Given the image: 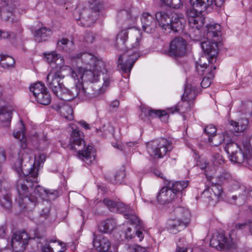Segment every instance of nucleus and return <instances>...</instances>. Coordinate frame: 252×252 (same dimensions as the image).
Instances as JSON below:
<instances>
[{"label":"nucleus","mask_w":252,"mask_h":252,"mask_svg":"<svg viewBox=\"0 0 252 252\" xmlns=\"http://www.w3.org/2000/svg\"><path fill=\"white\" fill-rule=\"evenodd\" d=\"M20 122V131L13 132L15 138L20 139L22 137L19 143H21L23 149L20 151L13 166L18 174L23 175L16 183L15 187L19 194L16 201L23 209L32 208L37 202L38 197L44 198L46 189L40 186H36L33 191L34 195L32 194L34 184L38 182V169L34 166L31 157L24 150L27 147L23 141L25 129L22 120H21Z\"/></svg>","instance_id":"obj_1"},{"label":"nucleus","mask_w":252,"mask_h":252,"mask_svg":"<svg viewBox=\"0 0 252 252\" xmlns=\"http://www.w3.org/2000/svg\"><path fill=\"white\" fill-rule=\"evenodd\" d=\"M131 4H127L126 7L124 9H120L117 14V22L125 26L124 30L120 31L117 34L115 47L120 51H125V52L119 56L118 59V65H121V68L125 73H129L135 62L140 57L138 51L142 39V33L137 29H134L131 32L130 39L131 44L128 45L126 42L127 41L128 32V29L134 27L136 17L131 16Z\"/></svg>","instance_id":"obj_2"},{"label":"nucleus","mask_w":252,"mask_h":252,"mask_svg":"<svg viewBox=\"0 0 252 252\" xmlns=\"http://www.w3.org/2000/svg\"><path fill=\"white\" fill-rule=\"evenodd\" d=\"M224 0H189L191 7L186 10L189 26V32L190 37L195 41H200V32L199 29L204 23V19L198 14L207 9L212 8L214 3L220 7Z\"/></svg>","instance_id":"obj_3"},{"label":"nucleus","mask_w":252,"mask_h":252,"mask_svg":"<svg viewBox=\"0 0 252 252\" xmlns=\"http://www.w3.org/2000/svg\"><path fill=\"white\" fill-rule=\"evenodd\" d=\"M103 8V1H84L77 5L73 12V16L76 21H80L82 26L88 27L96 21Z\"/></svg>","instance_id":"obj_4"},{"label":"nucleus","mask_w":252,"mask_h":252,"mask_svg":"<svg viewBox=\"0 0 252 252\" xmlns=\"http://www.w3.org/2000/svg\"><path fill=\"white\" fill-rule=\"evenodd\" d=\"M70 150L78 151L79 158L90 164L95 159L93 147L90 145L86 147L84 135L80 131L75 129L71 135L68 145Z\"/></svg>","instance_id":"obj_5"},{"label":"nucleus","mask_w":252,"mask_h":252,"mask_svg":"<svg viewBox=\"0 0 252 252\" xmlns=\"http://www.w3.org/2000/svg\"><path fill=\"white\" fill-rule=\"evenodd\" d=\"M56 95L64 101H71L76 97L81 100H86L91 96L82 83H77L70 88H66L63 85Z\"/></svg>","instance_id":"obj_6"},{"label":"nucleus","mask_w":252,"mask_h":252,"mask_svg":"<svg viewBox=\"0 0 252 252\" xmlns=\"http://www.w3.org/2000/svg\"><path fill=\"white\" fill-rule=\"evenodd\" d=\"M146 146L149 154L158 158H162L173 149L172 142L163 138L148 142Z\"/></svg>","instance_id":"obj_7"},{"label":"nucleus","mask_w":252,"mask_h":252,"mask_svg":"<svg viewBox=\"0 0 252 252\" xmlns=\"http://www.w3.org/2000/svg\"><path fill=\"white\" fill-rule=\"evenodd\" d=\"M210 245L220 251L236 248V244L232 238L226 237L222 231L213 234L210 239Z\"/></svg>","instance_id":"obj_8"},{"label":"nucleus","mask_w":252,"mask_h":252,"mask_svg":"<svg viewBox=\"0 0 252 252\" xmlns=\"http://www.w3.org/2000/svg\"><path fill=\"white\" fill-rule=\"evenodd\" d=\"M30 90L32 93L36 101L42 105H49L51 101L49 92L44 84L37 82L32 85Z\"/></svg>","instance_id":"obj_9"},{"label":"nucleus","mask_w":252,"mask_h":252,"mask_svg":"<svg viewBox=\"0 0 252 252\" xmlns=\"http://www.w3.org/2000/svg\"><path fill=\"white\" fill-rule=\"evenodd\" d=\"M211 187L207 188L203 192L202 197L209 204L215 205L223 196L221 186L218 183L212 182Z\"/></svg>","instance_id":"obj_10"},{"label":"nucleus","mask_w":252,"mask_h":252,"mask_svg":"<svg viewBox=\"0 0 252 252\" xmlns=\"http://www.w3.org/2000/svg\"><path fill=\"white\" fill-rule=\"evenodd\" d=\"M186 41L182 37H177L173 39L169 45V49L166 54L177 60L183 57L186 53Z\"/></svg>","instance_id":"obj_11"},{"label":"nucleus","mask_w":252,"mask_h":252,"mask_svg":"<svg viewBox=\"0 0 252 252\" xmlns=\"http://www.w3.org/2000/svg\"><path fill=\"white\" fill-rule=\"evenodd\" d=\"M64 77V75L61 70H56L47 75V85L55 95L58 94L63 86V84L61 81Z\"/></svg>","instance_id":"obj_12"},{"label":"nucleus","mask_w":252,"mask_h":252,"mask_svg":"<svg viewBox=\"0 0 252 252\" xmlns=\"http://www.w3.org/2000/svg\"><path fill=\"white\" fill-rule=\"evenodd\" d=\"M30 237L26 231L15 233L11 238V244L13 250L16 252H23L28 244Z\"/></svg>","instance_id":"obj_13"},{"label":"nucleus","mask_w":252,"mask_h":252,"mask_svg":"<svg viewBox=\"0 0 252 252\" xmlns=\"http://www.w3.org/2000/svg\"><path fill=\"white\" fill-rule=\"evenodd\" d=\"M218 43L215 40L204 41L201 42V47L207 57L209 63L213 64L216 61V57L218 53Z\"/></svg>","instance_id":"obj_14"},{"label":"nucleus","mask_w":252,"mask_h":252,"mask_svg":"<svg viewBox=\"0 0 252 252\" xmlns=\"http://www.w3.org/2000/svg\"><path fill=\"white\" fill-rule=\"evenodd\" d=\"M92 67H93V70L97 74L100 75V77L103 80V84L102 88L108 87L111 80V75L105 68L104 62L102 60L95 58V62L93 63Z\"/></svg>","instance_id":"obj_15"},{"label":"nucleus","mask_w":252,"mask_h":252,"mask_svg":"<svg viewBox=\"0 0 252 252\" xmlns=\"http://www.w3.org/2000/svg\"><path fill=\"white\" fill-rule=\"evenodd\" d=\"M143 30L147 33H153L157 27V21L149 13H144L141 17Z\"/></svg>","instance_id":"obj_16"},{"label":"nucleus","mask_w":252,"mask_h":252,"mask_svg":"<svg viewBox=\"0 0 252 252\" xmlns=\"http://www.w3.org/2000/svg\"><path fill=\"white\" fill-rule=\"evenodd\" d=\"M31 31L34 40L38 43L48 40L52 33L51 30L46 27L37 28L34 26H32L31 27Z\"/></svg>","instance_id":"obj_17"},{"label":"nucleus","mask_w":252,"mask_h":252,"mask_svg":"<svg viewBox=\"0 0 252 252\" xmlns=\"http://www.w3.org/2000/svg\"><path fill=\"white\" fill-rule=\"evenodd\" d=\"M176 194L170 187H163L157 196L158 202L161 204H167L171 203L175 198Z\"/></svg>","instance_id":"obj_18"},{"label":"nucleus","mask_w":252,"mask_h":252,"mask_svg":"<svg viewBox=\"0 0 252 252\" xmlns=\"http://www.w3.org/2000/svg\"><path fill=\"white\" fill-rule=\"evenodd\" d=\"M174 13H172L169 10L158 11L155 14L156 18L159 25L162 29L167 30V27L172 19Z\"/></svg>","instance_id":"obj_19"},{"label":"nucleus","mask_w":252,"mask_h":252,"mask_svg":"<svg viewBox=\"0 0 252 252\" xmlns=\"http://www.w3.org/2000/svg\"><path fill=\"white\" fill-rule=\"evenodd\" d=\"M93 235V245L96 250L99 252H107L110 247L109 240L102 235H96L94 232Z\"/></svg>","instance_id":"obj_20"},{"label":"nucleus","mask_w":252,"mask_h":252,"mask_svg":"<svg viewBox=\"0 0 252 252\" xmlns=\"http://www.w3.org/2000/svg\"><path fill=\"white\" fill-rule=\"evenodd\" d=\"M186 23V19L177 14H174L172 19L171 21V24H169L167 27V30L169 32L172 31L174 32H178L183 30L184 27Z\"/></svg>","instance_id":"obj_21"},{"label":"nucleus","mask_w":252,"mask_h":252,"mask_svg":"<svg viewBox=\"0 0 252 252\" xmlns=\"http://www.w3.org/2000/svg\"><path fill=\"white\" fill-rule=\"evenodd\" d=\"M245 152H242L241 149L230 157V160L237 164L244 163L245 165L250 166V164L248 162V158H250L251 154L248 148H244Z\"/></svg>","instance_id":"obj_22"},{"label":"nucleus","mask_w":252,"mask_h":252,"mask_svg":"<svg viewBox=\"0 0 252 252\" xmlns=\"http://www.w3.org/2000/svg\"><path fill=\"white\" fill-rule=\"evenodd\" d=\"M80 79L84 82H95L99 80L100 75L97 74L94 70L81 69L79 71Z\"/></svg>","instance_id":"obj_23"},{"label":"nucleus","mask_w":252,"mask_h":252,"mask_svg":"<svg viewBox=\"0 0 252 252\" xmlns=\"http://www.w3.org/2000/svg\"><path fill=\"white\" fill-rule=\"evenodd\" d=\"M167 229L168 231L173 234H177L182 229L185 228L188 225L186 221H180L176 219H170L167 223Z\"/></svg>","instance_id":"obj_24"},{"label":"nucleus","mask_w":252,"mask_h":252,"mask_svg":"<svg viewBox=\"0 0 252 252\" xmlns=\"http://www.w3.org/2000/svg\"><path fill=\"white\" fill-rule=\"evenodd\" d=\"M172 214L173 215L175 216V219L179 220L180 221H186L187 224L189 223L190 219V214L188 209L178 207L174 210Z\"/></svg>","instance_id":"obj_25"},{"label":"nucleus","mask_w":252,"mask_h":252,"mask_svg":"<svg viewBox=\"0 0 252 252\" xmlns=\"http://www.w3.org/2000/svg\"><path fill=\"white\" fill-rule=\"evenodd\" d=\"M56 241H53L52 239L47 240L45 239H41L40 241L37 242V243H40L41 245L40 246V248L41 250V252H55L53 248V246L50 245V243L52 242H55ZM63 244L61 242L58 241V246H61L62 250H60L58 252H63L66 249L64 246L62 247Z\"/></svg>","instance_id":"obj_26"},{"label":"nucleus","mask_w":252,"mask_h":252,"mask_svg":"<svg viewBox=\"0 0 252 252\" xmlns=\"http://www.w3.org/2000/svg\"><path fill=\"white\" fill-rule=\"evenodd\" d=\"M71 59L74 60H80L82 62L85 64H89L92 67V65L95 60V57L93 55L88 53H79L74 56H71Z\"/></svg>","instance_id":"obj_27"},{"label":"nucleus","mask_w":252,"mask_h":252,"mask_svg":"<svg viewBox=\"0 0 252 252\" xmlns=\"http://www.w3.org/2000/svg\"><path fill=\"white\" fill-rule=\"evenodd\" d=\"M206 28L207 39L217 37L220 35L221 27L219 24H208Z\"/></svg>","instance_id":"obj_28"},{"label":"nucleus","mask_w":252,"mask_h":252,"mask_svg":"<svg viewBox=\"0 0 252 252\" xmlns=\"http://www.w3.org/2000/svg\"><path fill=\"white\" fill-rule=\"evenodd\" d=\"M57 47L59 50L68 53L73 51L75 49L73 41L69 40L67 38H62L59 40L57 43Z\"/></svg>","instance_id":"obj_29"},{"label":"nucleus","mask_w":252,"mask_h":252,"mask_svg":"<svg viewBox=\"0 0 252 252\" xmlns=\"http://www.w3.org/2000/svg\"><path fill=\"white\" fill-rule=\"evenodd\" d=\"M116 222L113 219H108L102 221L99 225V230L103 233H110L115 228Z\"/></svg>","instance_id":"obj_30"},{"label":"nucleus","mask_w":252,"mask_h":252,"mask_svg":"<svg viewBox=\"0 0 252 252\" xmlns=\"http://www.w3.org/2000/svg\"><path fill=\"white\" fill-rule=\"evenodd\" d=\"M196 98L195 88L191 85H187L182 96V99L186 101H193Z\"/></svg>","instance_id":"obj_31"},{"label":"nucleus","mask_w":252,"mask_h":252,"mask_svg":"<svg viewBox=\"0 0 252 252\" xmlns=\"http://www.w3.org/2000/svg\"><path fill=\"white\" fill-rule=\"evenodd\" d=\"M188 184L189 182L188 181H177L172 183L170 188L176 194V196L181 197L182 195V191L188 187Z\"/></svg>","instance_id":"obj_32"},{"label":"nucleus","mask_w":252,"mask_h":252,"mask_svg":"<svg viewBox=\"0 0 252 252\" xmlns=\"http://www.w3.org/2000/svg\"><path fill=\"white\" fill-rule=\"evenodd\" d=\"M228 133L222 134H215L211 137H209V141L215 146H218L223 142L228 141Z\"/></svg>","instance_id":"obj_33"},{"label":"nucleus","mask_w":252,"mask_h":252,"mask_svg":"<svg viewBox=\"0 0 252 252\" xmlns=\"http://www.w3.org/2000/svg\"><path fill=\"white\" fill-rule=\"evenodd\" d=\"M12 111L7 107H0V122L9 124L12 118Z\"/></svg>","instance_id":"obj_34"},{"label":"nucleus","mask_w":252,"mask_h":252,"mask_svg":"<svg viewBox=\"0 0 252 252\" xmlns=\"http://www.w3.org/2000/svg\"><path fill=\"white\" fill-rule=\"evenodd\" d=\"M15 6L11 7L10 4L8 6L1 5L0 10V16L1 19L5 21L9 20L13 15V10Z\"/></svg>","instance_id":"obj_35"},{"label":"nucleus","mask_w":252,"mask_h":252,"mask_svg":"<svg viewBox=\"0 0 252 252\" xmlns=\"http://www.w3.org/2000/svg\"><path fill=\"white\" fill-rule=\"evenodd\" d=\"M59 111L61 115L66 120L70 121L73 119V109L70 106H62L60 108Z\"/></svg>","instance_id":"obj_36"},{"label":"nucleus","mask_w":252,"mask_h":252,"mask_svg":"<svg viewBox=\"0 0 252 252\" xmlns=\"http://www.w3.org/2000/svg\"><path fill=\"white\" fill-rule=\"evenodd\" d=\"M0 65L3 68L12 67L15 63L14 59L10 56L0 55Z\"/></svg>","instance_id":"obj_37"},{"label":"nucleus","mask_w":252,"mask_h":252,"mask_svg":"<svg viewBox=\"0 0 252 252\" xmlns=\"http://www.w3.org/2000/svg\"><path fill=\"white\" fill-rule=\"evenodd\" d=\"M125 218L129 220V222L130 224H135L136 227L141 229L142 227V224L139 218L133 214L132 211H130L127 213L125 214Z\"/></svg>","instance_id":"obj_38"},{"label":"nucleus","mask_w":252,"mask_h":252,"mask_svg":"<svg viewBox=\"0 0 252 252\" xmlns=\"http://www.w3.org/2000/svg\"><path fill=\"white\" fill-rule=\"evenodd\" d=\"M126 176L124 170H120L117 171L113 177L110 178V182L114 184H121Z\"/></svg>","instance_id":"obj_39"},{"label":"nucleus","mask_w":252,"mask_h":252,"mask_svg":"<svg viewBox=\"0 0 252 252\" xmlns=\"http://www.w3.org/2000/svg\"><path fill=\"white\" fill-rule=\"evenodd\" d=\"M147 111L148 116L151 117H158L162 119H164V121H166L168 118V115L165 111H160L153 109L145 110V112Z\"/></svg>","instance_id":"obj_40"},{"label":"nucleus","mask_w":252,"mask_h":252,"mask_svg":"<svg viewBox=\"0 0 252 252\" xmlns=\"http://www.w3.org/2000/svg\"><path fill=\"white\" fill-rule=\"evenodd\" d=\"M11 196L10 194H5L0 197V204L6 209H9L12 206Z\"/></svg>","instance_id":"obj_41"},{"label":"nucleus","mask_w":252,"mask_h":252,"mask_svg":"<svg viewBox=\"0 0 252 252\" xmlns=\"http://www.w3.org/2000/svg\"><path fill=\"white\" fill-rule=\"evenodd\" d=\"M240 150L238 145L233 142H227L225 147V150L229 155V157Z\"/></svg>","instance_id":"obj_42"},{"label":"nucleus","mask_w":252,"mask_h":252,"mask_svg":"<svg viewBox=\"0 0 252 252\" xmlns=\"http://www.w3.org/2000/svg\"><path fill=\"white\" fill-rule=\"evenodd\" d=\"M243 145L244 148H248L251 154L250 158H248V162L250 164V166L252 167V136L250 137H245L243 140Z\"/></svg>","instance_id":"obj_43"},{"label":"nucleus","mask_w":252,"mask_h":252,"mask_svg":"<svg viewBox=\"0 0 252 252\" xmlns=\"http://www.w3.org/2000/svg\"><path fill=\"white\" fill-rule=\"evenodd\" d=\"M166 5L175 9L180 8L183 6L181 0H161Z\"/></svg>","instance_id":"obj_44"},{"label":"nucleus","mask_w":252,"mask_h":252,"mask_svg":"<svg viewBox=\"0 0 252 252\" xmlns=\"http://www.w3.org/2000/svg\"><path fill=\"white\" fill-rule=\"evenodd\" d=\"M230 125L232 127L230 130L233 132H240L243 131L246 128L245 125H240V123L235 121H231Z\"/></svg>","instance_id":"obj_45"},{"label":"nucleus","mask_w":252,"mask_h":252,"mask_svg":"<svg viewBox=\"0 0 252 252\" xmlns=\"http://www.w3.org/2000/svg\"><path fill=\"white\" fill-rule=\"evenodd\" d=\"M44 55L46 62L48 63H56L57 61L59 60V55L54 52L44 53Z\"/></svg>","instance_id":"obj_46"},{"label":"nucleus","mask_w":252,"mask_h":252,"mask_svg":"<svg viewBox=\"0 0 252 252\" xmlns=\"http://www.w3.org/2000/svg\"><path fill=\"white\" fill-rule=\"evenodd\" d=\"M218 184L222 183L225 182H227L231 179V174L227 171H223L217 177Z\"/></svg>","instance_id":"obj_47"},{"label":"nucleus","mask_w":252,"mask_h":252,"mask_svg":"<svg viewBox=\"0 0 252 252\" xmlns=\"http://www.w3.org/2000/svg\"><path fill=\"white\" fill-rule=\"evenodd\" d=\"M214 77V74L212 71H209L208 76L207 77H204L202 80L201 83V86L203 88H206L208 87L211 83L212 79Z\"/></svg>","instance_id":"obj_48"},{"label":"nucleus","mask_w":252,"mask_h":252,"mask_svg":"<svg viewBox=\"0 0 252 252\" xmlns=\"http://www.w3.org/2000/svg\"><path fill=\"white\" fill-rule=\"evenodd\" d=\"M126 252H145V249L144 248L135 244L126 245Z\"/></svg>","instance_id":"obj_49"},{"label":"nucleus","mask_w":252,"mask_h":252,"mask_svg":"<svg viewBox=\"0 0 252 252\" xmlns=\"http://www.w3.org/2000/svg\"><path fill=\"white\" fill-rule=\"evenodd\" d=\"M96 35V33L93 32H87L85 34L84 40L88 44H91L95 40Z\"/></svg>","instance_id":"obj_50"},{"label":"nucleus","mask_w":252,"mask_h":252,"mask_svg":"<svg viewBox=\"0 0 252 252\" xmlns=\"http://www.w3.org/2000/svg\"><path fill=\"white\" fill-rule=\"evenodd\" d=\"M129 208L126 207L125 204L122 202H117L116 206V212H118L120 213H127L129 212Z\"/></svg>","instance_id":"obj_51"},{"label":"nucleus","mask_w":252,"mask_h":252,"mask_svg":"<svg viewBox=\"0 0 252 252\" xmlns=\"http://www.w3.org/2000/svg\"><path fill=\"white\" fill-rule=\"evenodd\" d=\"M103 203L111 211H115L116 206L117 202H115L112 200L105 198L103 200Z\"/></svg>","instance_id":"obj_52"},{"label":"nucleus","mask_w":252,"mask_h":252,"mask_svg":"<svg viewBox=\"0 0 252 252\" xmlns=\"http://www.w3.org/2000/svg\"><path fill=\"white\" fill-rule=\"evenodd\" d=\"M49 141L46 135L43 134L39 140V148L43 150L48 146Z\"/></svg>","instance_id":"obj_53"},{"label":"nucleus","mask_w":252,"mask_h":252,"mask_svg":"<svg viewBox=\"0 0 252 252\" xmlns=\"http://www.w3.org/2000/svg\"><path fill=\"white\" fill-rule=\"evenodd\" d=\"M68 68L69 70L71 76L73 78H74L75 80H78L77 83H79V78L80 79V75H79V71H80V70L81 69H83V68H79L78 69H74L70 67H68Z\"/></svg>","instance_id":"obj_54"},{"label":"nucleus","mask_w":252,"mask_h":252,"mask_svg":"<svg viewBox=\"0 0 252 252\" xmlns=\"http://www.w3.org/2000/svg\"><path fill=\"white\" fill-rule=\"evenodd\" d=\"M213 161L215 165L221 164L224 162L222 156L218 153H216L213 155Z\"/></svg>","instance_id":"obj_55"},{"label":"nucleus","mask_w":252,"mask_h":252,"mask_svg":"<svg viewBox=\"0 0 252 252\" xmlns=\"http://www.w3.org/2000/svg\"><path fill=\"white\" fill-rule=\"evenodd\" d=\"M57 190H46L45 192L44 197H48L49 199H55L58 196Z\"/></svg>","instance_id":"obj_56"},{"label":"nucleus","mask_w":252,"mask_h":252,"mask_svg":"<svg viewBox=\"0 0 252 252\" xmlns=\"http://www.w3.org/2000/svg\"><path fill=\"white\" fill-rule=\"evenodd\" d=\"M243 110L245 114L251 115L252 114V102L248 101L244 103L243 106Z\"/></svg>","instance_id":"obj_57"},{"label":"nucleus","mask_w":252,"mask_h":252,"mask_svg":"<svg viewBox=\"0 0 252 252\" xmlns=\"http://www.w3.org/2000/svg\"><path fill=\"white\" fill-rule=\"evenodd\" d=\"M204 131L210 137L216 132L217 129L214 126L210 125L204 129Z\"/></svg>","instance_id":"obj_58"},{"label":"nucleus","mask_w":252,"mask_h":252,"mask_svg":"<svg viewBox=\"0 0 252 252\" xmlns=\"http://www.w3.org/2000/svg\"><path fill=\"white\" fill-rule=\"evenodd\" d=\"M207 63H196V69L198 73L200 75H203L205 69H207Z\"/></svg>","instance_id":"obj_59"},{"label":"nucleus","mask_w":252,"mask_h":252,"mask_svg":"<svg viewBox=\"0 0 252 252\" xmlns=\"http://www.w3.org/2000/svg\"><path fill=\"white\" fill-rule=\"evenodd\" d=\"M50 215V207H45L41 210L40 212V217L46 219L48 218Z\"/></svg>","instance_id":"obj_60"},{"label":"nucleus","mask_w":252,"mask_h":252,"mask_svg":"<svg viewBox=\"0 0 252 252\" xmlns=\"http://www.w3.org/2000/svg\"><path fill=\"white\" fill-rule=\"evenodd\" d=\"M245 228H248L252 235V223L251 224H248L247 223H238L236 225V229H242Z\"/></svg>","instance_id":"obj_61"},{"label":"nucleus","mask_w":252,"mask_h":252,"mask_svg":"<svg viewBox=\"0 0 252 252\" xmlns=\"http://www.w3.org/2000/svg\"><path fill=\"white\" fill-rule=\"evenodd\" d=\"M132 229L130 227H127L126 230L125 231V237L127 239H131L134 237V234L135 233V231H133L132 233H131Z\"/></svg>","instance_id":"obj_62"},{"label":"nucleus","mask_w":252,"mask_h":252,"mask_svg":"<svg viewBox=\"0 0 252 252\" xmlns=\"http://www.w3.org/2000/svg\"><path fill=\"white\" fill-rule=\"evenodd\" d=\"M13 33L7 31H1L0 30V37L3 38H7L11 36Z\"/></svg>","instance_id":"obj_63"},{"label":"nucleus","mask_w":252,"mask_h":252,"mask_svg":"<svg viewBox=\"0 0 252 252\" xmlns=\"http://www.w3.org/2000/svg\"><path fill=\"white\" fill-rule=\"evenodd\" d=\"M7 227L5 224L0 226V237H4L6 234Z\"/></svg>","instance_id":"obj_64"}]
</instances>
